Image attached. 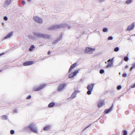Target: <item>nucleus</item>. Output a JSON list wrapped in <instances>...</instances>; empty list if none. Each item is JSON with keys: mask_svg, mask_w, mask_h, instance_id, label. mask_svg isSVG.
Wrapping results in <instances>:
<instances>
[{"mask_svg": "<svg viewBox=\"0 0 135 135\" xmlns=\"http://www.w3.org/2000/svg\"><path fill=\"white\" fill-rule=\"evenodd\" d=\"M51 53L50 51H49L48 52V54H50Z\"/></svg>", "mask_w": 135, "mask_h": 135, "instance_id": "40", "label": "nucleus"}, {"mask_svg": "<svg viewBox=\"0 0 135 135\" xmlns=\"http://www.w3.org/2000/svg\"><path fill=\"white\" fill-rule=\"evenodd\" d=\"M124 60L126 61H128V58L127 57H125L124 59Z\"/></svg>", "mask_w": 135, "mask_h": 135, "instance_id": "25", "label": "nucleus"}, {"mask_svg": "<svg viewBox=\"0 0 135 135\" xmlns=\"http://www.w3.org/2000/svg\"><path fill=\"white\" fill-rule=\"evenodd\" d=\"M37 35L39 36L40 37H46V36L45 35H44L43 34H37Z\"/></svg>", "mask_w": 135, "mask_h": 135, "instance_id": "17", "label": "nucleus"}, {"mask_svg": "<svg viewBox=\"0 0 135 135\" xmlns=\"http://www.w3.org/2000/svg\"><path fill=\"white\" fill-rule=\"evenodd\" d=\"M119 50V49L118 47H116L115 48L114 50V51L115 52H117Z\"/></svg>", "mask_w": 135, "mask_h": 135, "instance_id": "26", "label": "nucleus"}, {"mask_svg": "<svg viewBox=\"0 0 135 135\" xmlns=\"http://www.w3.org/2000/svg\"><path fill=\"white\" fill-rule=\"evenodd\" d=\"M45 86V85L44 84H42L40 86L38 87H36L34 88L33 89V90L34 91H38L41 89L43 88Z\"/></svg>", "mask_w": 135, "mask_h": 135, "instance_id": "3", "label": "nucleus"}, {"mask_svg": "<svg viewBox=\"0 0 135 135\" xmlns=\"http://www.w3.org/2000/svg\"><path fill=\"white\" fill-rule=\"evenodd\" d=\"M28 128H30L31 131L34 133H37L36 128L35 127V126L32 123L30 124L29 126L28 127Z\"/></svg>", "mask_w": 135, "mask_h": 135, "instance_id": "2", "label": "nucleus"}, {"mask_svg": "<svg viewBox=\"0 0 135 135\" xmlns=\"http://www.w3.org/2000/svg\"><path fill=\"white\" fill-rule=\"evenodd\" d=\"M28 37L29 38H30V39H31L33 38L32 36H31L30 35H29Z\"/></svg>", "mask_w": 135, "mask_h": 135, "instance_id": "36", "label": "nucleus"}, {"mask_svg": "<svg viewBox=\"0 0 135 135\" xmlns=\"http://www.w3.org/2000/svg\"><path fill=\"white\" fill-rule=\"evenodd\" d=\"M134 23L132 24L131 25L128 26L127 28L128 30L129 31L133 30L134 28Z\"/></svg>", "mask_w": 135, "mask_h": 135, "instance_id": "11", "label": "nucleus"}, {"mask_svg": "<svg viewBox=\"0 0 135 135\" xmlns=\"http://www.w3.org/2000/svg\"><path fill=\"white\" fill-rule=\"evenodd\" d=\"M113 58L112 60L109 59L108 61L109 63L106 67L107 68H108L112 65L113 64Z\"/></svg>", "mask_w": 135, "mask_h": 135, "instance_id": "10", "label": "nucleus"}, {"mask_svg": "<svg viewBox=\"0 0 135 135\" xmlns=\"http://www.w3.org/2000/svg\"><path fill=\"white\" fill-rule=\"evenodd\" d=\"M128 66L127 65L125 67V68H128Z\"/></svg>", "mask_w": 135, "mask_h": 135, "instance_id": "41", "label": "nucleus"}, {"mask_svg": "<svg viewBox=\"0 0 135 135\" xmlns=\"http://www.w3.org/2000/svg\"><path fill=\"white\" fill-rule=\"evenodd\" d=\"M107 31V29L106 28H104L103 29V31L104 32H106Z\"/></svg>", "mask_w": 135, "mask_h": 135, "instance_id": "30", "label": "nucleus"}, {"mask_svg": "<svg viewBox=\"0 0 135 135\" xmlns=\"http://www.w3.org/2000/svg\"><path fill=\"white\" fill-rule=\"evenodd\" d=\"M134 68H135V63H134L132 65V67L130 69V71H131L132 69Z\"/></svg>", "mask_w": 135, "mask_h": 135, "instance_id": "24", "label": "nucleus"}, {"mask_svg": "<svg viewBox=\"0 0 135 135\" xmlns=\"http://www.w3.org/2000/svg\"><path fill=\"white\" fill-rule=\"evenodd\" d=\"M113 107V105L111 107L108 109H106L105 110V112L106 113H108L111 110L112 108Z\"/></svg>", "mask_w": 135, "mask_h": 135, "instance_id": "15", "label": "nucleus"}, {"mask_svg": "<svg viewBox=\"0 0 135 135\" xmlns=\"http://www.w3.org/2000/svg\"><path fill=\"white\" fill-rule=\"evenodd\" d=\"M50 127L49 126H47L45 127L44 128V131L48 130L50 128Z\"/></svg>", "mask_w": 135, "mask_h": 135, "instance_id": "18", "label": "nucleus"}, {"mask_svg": "<svg viewBox=\"0 0 135 135\" xmlns=\"http://www.w3.org/2000/svg\"><path fill=\"white\" fill-rule=\"evenodd\" d=\"M79 92V91L78 90L76 91H74L71 95V98L72 99L75 98L76 97V94Z\"/></svg>", "mask_w": 135, "mask_h": 135, "instance_id": "9", "label": "nucleus"}, {"mask_svg": "<svg viewBox=\"0 0 135 135\" xmlns=\"http://www.w3.org/2000/svg\"><path fill=\"white\" fill-rule=\"evenodd\" d=\"M4 54H5V53H2L1 54H0V56H1V55H4Z\"/></svg>", "mask_w": 135, "mask_h": 135, "instance_id": "39", "label": "nucleus"}, {"mask_svg": "<svg viewBox=\"0 0 135 135\" xmlns=\"http://www.w3.org/2000/svg\"><path fill=\"white\" fill-rule=\"evenodd\" d=\"M127 76V74L126 73L123 74L122 75V76L123 77H125Z\"/></svg>", "mask_w": 135, "mask_h": 135, "instance_id": "33", "label": "nucleus"}, {"mask_svg": "<svg viewBox=\"0 0 135 135\" xmlns=\"http://www.w3.org/2000/svg\"><path fill=\"white\" fill-rule=\"evenodd\" d=\"M1 71V70H0V72Z\"/></svg>", "mask_w": 135, "mask_h": 135, "instance_id": "44", "label": "nucleus"}, {"mask_svg": "<svg viewBox=\"0 0 135 135\" xmlns=\"http://www.w3.org/2000/svg\"><path fill=\"white\" fill-rule=\"evenodd\" d=\"M121 88V86L120 85L118 86L117 87V89L119 90Z\"/></svg>", "mask_w": 135, "mask_h": 135, "instance_id": "32", "label": "nucleus"}, {"mask_svg": "<svg viewBox=\"0 0 135 135\" xmlns=\"http://www.w3.org/2000/svg\"><path fill=\"white\" fill-rule=\"evenodd\" d=\"M1 118L3 120H6L7 119V117L6 115H3L1 116Z\"/></svg>", "mask_w": 135, "mask_h": 135, "instance_id": "19", "label": "nucleus"}, {"mask_svg": "<svg viewBox=\"0 0 135 135\" xmlns=\"http://www.w3.org/2000/svg\"><path fill=\"white\" fill-rule=\"evenodd\" d=\"M113 38L112 36H109L108 38V40H112Z\"/></svg>", "mask_w": 135, "mask_h": 135, "instance_id": "31", "label": "nucleus"}, {"mask_svg": "<svg viewBox=\"0 0 135 135\" xmlns=\"http://www.w3.org/2000/svg\"><path fill=\"white\" fill-rule=\"evenodd\" d=\"M131 87L132 88L135 87V83L133 85H132L131 86Z\"/></svg>", "mask_w": 135, "mask_h": 135, "instance_id": "35", "label": "nucleus"}, {"mask_svg": "<svg viewBox=\"0 0 135 135\" xmlns=\"http://www.w3.org/2000/svg\"><path fill=\"white\" fill-rule=\"evenodd\" d=\"M12 32H11L7 34L4 38V39H6L12 35Z\"/></svg>", "mask_w": 135, "mask_h": 135, "instance_id": "13", "label": "nucleus"}, {"mask_svg": "<svg viewBox=\"0 0 135 135\" xmlns=\"http://www.w3.org/2000/svg\"><path fill=\"white\" fill-rule=\"evenodd\" d=\"M132 2V0H127L126 2V3L127 4H129Z\"/></svg>", "mask_w": 135, "mask_h": 135, "instance_id": "22", "label": "nucleus"}, {"mask_svg": "<svg viewBox=\"0 0 135 135\" xmlns=\"http://www.w3.org/2000/svg\"><path fill=\"white\" fill-rule=\"evenodd\" d=\"M123 132L124 133L123 135H127V132L126 130H123Z\"/></svg>", "mask_w": 135, "mask_h": 135, "instance_id": "27", "label": "nucleus"}, {"mask_svg": "<svg viewBox=\"0 0 135 135\" xmlns=\"http://www.w3.org/2000/svg\"><path fill=\"white\" fill-rule=\"evenodd\" d=\"M66 86L65 84H60L58 86L57 91H60L63 89Z\"/></svg>", "mask_w": 135, "mask_h": 135, "instance_id": "4", "label": "nucleus"}, {"mask_svg": "<svg viewBox=\"0 0 135 135\" xmlns=\"http://www.w3.org/2000/svg\"><path fill=\"white\" fill-rule=\"evenodd\" d=\"M94 85V84H89L88 85L87 87V89L88 90L87 92L88 94L89 95L91 94Z\"/></svg>", "mask_w": 135, "mask_h": 135, "instance_id": "1", "label": "nucleus"}, {"mask_svg": "<svg viewBox=\"0 0 135 135\" xmlns=\"http://www.w3.org/2000/svg\"><path fill=\"white\" fill-rule=\"evenodd\" d=\"M33 19L34 21L39 23H41L42 22L41 19L37 16H34Z\"/></svg>", "mask_w": 135, "mask_h": 135, "instance_id": "6", "label": "nucleus"}, {"mask_svg": "<svg viewBox=\"0 0 135 135\" xmlns=\"http://www.w3.org/2000/svg\"><path fill=\"white\" fill-rule=\"evenodd\" d=\"M95 50L94 49H92L89 47H86L85 50V52L88 54H91Z\"/></svg>", "mask_w": 135, "mask_h": 135, "instance_id": "5", "label": "nucleus"}, {"mask_svg": "<svg viewBox=\"0 0 135 135\" xmlns=\"http://www.w3.org/2000/svg\"><path fill=\"white\" fill-rule=\"evenodd\" d=\"M77 63H74L71 65L70 67V68L69 72H70L73 69H74L75 66L76 65Z\"/></svg>", "mask_w": 135, "mask_h": 135, "instance_id": "12", "label": "nucleus"}, {"mask_svg": "<svg viewBox=\"0 0 135 135\" xmlns=\"http://www.w3.org/2000/svg\"><path fill=\"white\" fill-rule=\"evenodd\" d=\"M22 2L23 5H25V2L24 1H23Z\"/></svg>", "mask_w": 135, "mask_h": 135, "instance_id": "38", "label": "nucleus"}, {"mask_svg": "<svg viewBox=\"0 0 135 135\" xmlns=\"http://www.w3.org/2000/svg\"><path fill=\"white\" fill-rule=\"evenodd\" d=\"M31 98V96L30 95H29L27 97V99H29Z\"/></svg>", "mask_w": 135, "mask_h": 135, "instance_id": "37", "label": "nucleus"}, {"mask_svg": "<svg viewBox=\"0 0 135 135\" xmlns=\"http://www.w3.org/2000/svg\"><path fill=\"white\" fill-rule=\"evenodd\" d=\"M104 104V101L103 100H100L98 103V106L99 108L102 107Z\"/></svg>", "mask_w": 135, "mask_h": 135, "instance_id": "8", "label": "nucleus"}, {"mask_svg": "<svg viewBox=\"0 0 135 135\" xmlns=\"http://www.w3.org/2000/svg\"><path fill=\"white\" fill-rule=\"evenodd\" d=\"M99 72H100V74H103V73H104V71L103 69H101L100 70Z\"/></svg>", "mask_w": 135, "mask_h": 135, "instance_id": "28", "label": "nucleus"}, {"mask_svg": "<svg viewBox=\"0 0 135 135\" xmlns=\"http://www.w3.org/2000/svg\"><path fill=\"white\" fill-rule=\"evenodd\" d=\"M27 1L28 2H31V0H27Z\"/></svg>", "mask_w": 135, "mask_h": 135, "instance_id": "42", "label": "nucleus"}, {"mask_svg": "<svg viewBox=\"0 0 135 135\" xmlns=\"http://www.w3.org/2000/svg\"><path fill=\"white\" fill-rule=\"evenodd\" d=\"M89 126H88V127H86V128H87Z\"/></svg>", "mask_w": 135, "mask_h": 135, "instance_id": "43", "label": "nucleus"}, {"mask_svg": "<svg viewBox=\"0 0 135 135\" xmlns=\"http://www.w3.org/2000/svg\"><path fill=\"white\" fill-rule=\"evenodd\" d=\"M11 0H7L5 2V3L6 5H8L11 2Z\"/></svg>", "mask_w": 135, "mask_h": 135, "instance_id": "16", "label": "nucleus"}, {"mask_svg": "<svg viewBox=\"0 0 135 135\" xmlns=\"http://www.w3.org/2000/svg\"><path fill=\"white\" fill-rule=\"evenodd\" d=\"M34 63V62L33 61H29L24 62L23 65L24 66H28L31 65Z\"/></svg>", "mask_w": 135, "mask_h": 135, "instance_id": "7", "label": "nucleus"}, {"mask_svg": "<svg viewBox=\"0 0 135 135\" xmlns=\"http://www.w3.org/2000/svg\"><path fill=\"white\" fill-rule=\"evenodd\" d=\"M55 105V104L54 103L51 102L49 104L48 107L49 108H51L54 106Z\"/></svg>", "mask_w": 135, "mask_h": 135, "instance_id": "14", "label": "nucleus"}, {"mask_svg": "<svg viewBox=\"0 0 135 135\" xmlns=\"http://www.w3.org/2000/svg\"><path fill=\"white\" fill-rule=\"evenodd\" d=\"M35 48V47L33 45H32L30 47V48L29 49V50L30 51H32L33 49H34Z\"/></svg>", "mask_w": 135, "mask_h": 135, "instance_id": "20", "label": "nucleus"}, {"mask_svg": "<svg viewBox=\"0 0 135 135\" xmlns=\"http://www.w3.org/2000/svg\"><path fill=\"white\" fill-rule=\"evenodd\" d=\"M78 70H77L75 71L74 72H73L74 75V76H75L76 75V74L78 73Z\"/></svg>", "mask_w": 135, "mask_h": 135, "instance_id": "23", "label": "nucleus"}, {"mask_svg": "<svg viewBox=\"0 0 135 135\" xmlns=\"http://www.w3.org/2000/svg\"><path fill=\"white\" fill-rule=\"evenodd\" d=\"M15 132L13 130H11L10 131V133L11 134H13Z\"/></svg>", "mask_w": 135, "mask_h": 135, "instance_id": "29", "label": "nucleus"}, {"mask_svg": "<svg viewBox=\"0 0 135 135\" xmlns=\"http://www.w3.org/2000/svg\"><path fill=\"white\" fill-rule=\"evenodd\" d=\"M74 75L73 73L70 74L69 75V78H73L74 76Z\"/></svg>", "mask_w": 135, "mask_h": 135, "instance_id": "21", "label": "nucleus"}, {"mask_svg": "<svg viewBox=\"0 0 135 135\" xmlns=\"http://www.w3.org/2000/svg\"><path fill=\"white\" fill-rule=\"evenodd\" d=\"M4 19L5 20H7L8 19V18L7 17L5 16L4 18Z\"/></svg>", "mask_w": 135, "mask_h": 135, "instance_id": "34", "label": "nucleus"}]
</instances>
